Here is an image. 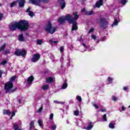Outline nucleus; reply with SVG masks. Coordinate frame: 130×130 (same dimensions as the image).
Listing matches in <instances>:
<instances>
[{
    "mask_svg": "<svg viewBox=\"0 0 130 130\" xmlns=\"http://www.w3.org/2000/svg\"><path fill=\"white\" fill-rule=\"evenodd\" d=\"M68 47H69V48H70V49H72V48H73V45H69Z\"/></svg>",
    "mask_w": 130,
    "mask_h": 130,
    "instance_id": "nucleus-54",
    "label": "nucleus"
},
{
    "mask_svg": "<svg viewBox=\"0 0 130 130\" xmlns=\"http://www.w3.org/2000/svg\"><path fill=\"white\" fill-rule=\"evenodd\" d=\"M47 83L50 84V83H52L53 82V78L52 77H48L46 79Z\"/></svg>",
    "mask_w": 130,
    "mask_h": 130,
    "instance_id": "nucleus-15",
    "label": "nucleus"
},
{
    "mask_svg": "<svg viewBox=\"0 0 130 130\" xmlns=\"http://www.w3.org/2000/svg\"><path fill=\"white\" fill-rule=\"evenodd\" d=\"M3 114L6 115H11V112L8 110H4Z\"/></svg>",
    "mask_w": 130,
    "mask_h": 130,
    "instance_id": "nucleus-20",
    "label": "nucleus"
},
{
    "mask_svg": "<svg viewBox=\"0 0 130 130\" xmlns=\"http://www.w3.org/2000/svg\"><path fill=\"white\" fill-rule=\"evenodd\" d=\"M34 80V77H33L32 76H30L26 80L27 85H31Z\"/></svg>",
    "mask_w": 130,
    "mask_h": 130,
    "instance_id": "nucleus-10",
    "label": "nucleus"
},
{
    "mask_svg": "<svg viewBox=\"0 0 130 130\" xmlns=\"http://www.w3.org/2000/svg\"><path fill=\"white\" fill-rule=\"evenodd\" d=\"M102 5H103V0H99L96 2L94 8H100Z\"/></svg>",
    "mask_w": 130,
    "mask_h": 130,
    "instance_id": "nucleus-11",
    "label": "nucleus"
},
{
    "mask_svg": "<svg viewBox=\"0 0 130 130\" xmlns=\"http://www.w3.org/2000/svg\"><path fill=\"white\" fill-rule=\"evenodd\" d=\"M63 50H64V48L63 47H60V51L61 53H62L63 52Z\"/></svg>",
    "mask_w": 130,
    "mask_h": 130,
    "instance_id": "nucleus-40",
    "label": "nucleus"
},
{
    "mask_svg": "<svg viewBox=\"0 0 130 130\" xmlns=\"http://www.w3.org/2000/svg\"><path fill=\"white\" fill-rule=\"evenodd\" d=\"M61 88L63 89H67V88H68V83H67V80L64 81Z\"/></svg>",
    "mask_w": 130,
    "mask_h": 130,
    "instance_id": "nucleus-19",
    "label": "nucleus"
},
{
    "mask_svg": "<svg viewBox=\"0 0 130 130\" xmlns=\"http://www.w3.org/2000/svg\"><path fill=\"white\" fill-rule=\"evenodd\" d=\"M52 128L53 129H56V125L54 124L52 126Z\"/></svg>",
    "mask_w": 130,
    "mask_h": 130,
    "instance_id": "nucleus-49",
    "label": "nucleus"
},
{
    "mask_svg": "<svg viewBox=\"0 0 130 130\" xmlns=\"http://www.w3.org/2000/svg\"><path fill=\"white\" fill-rule=\"evenodd\" d=\"M38 123H39V125L40 126V127H41V128H43V124H42V121L41 120V119H39L38 121Z\"/></svg>",
    "mask_w": 130,
    "mask_h": 130,
    "instance_id": "nucleus-21",
    "label": "nucleus"
},
{
    "mask_svg": "<svg viewBox=\"0 0 130 130\" xmlns=\"http://www.w3.org/2000/svg\"><path fill=\"white\" fill-rule=\"evenodd\" d=\"M16 4H17V2H13L10 4V7L13 8V7H15L16 6Z\"/></svg>",
    "mask_w": 130,
    "mask_h": 130,
    "instance_id": "nucleus-32",
    "label": "nucleus"
},
{
    "mask_svg": "<svg viewBox=\"0 0 130 130\" xmlns=\"http://www.w3.org/2000/svg\"><path fill=\"white\" fill-rule=\"evenodd\" d=\"M109 127H110V128H114V124L112 123H110L109 124Z\"/></svg>",
    "mask_w": 130,
    "mask_h": 130,
    "instance_id": "nucleus-30",
    "label": "nucleus"
},
{
    "mask_svg": "<svg viewBox=\"0 0 130 130\" xmlns=\"http://www.w3.org/2000/svg\"><path fill=\"white\" fill-rule=\"evenodd\" d=\"M40 54H34L31 59V62H37L40 59Z\"/></svg>",
    "mask_w": 130,
    "mask_h": 130,
    "instance_id": "nucleus-8",
    "label": "nucleus"
},
{
    "mask_svg": "<svg viewBox=\"0 0 130 130\" xmlns=\"http://www.w3.org/2000/svg\"><path fill=\"white\" fill-rule=\"evenodd\" d=\"M7 62H8V61L5 60L3 61L2 62H1L0 63V64H1V66H5V64H7Z\"/></svg>",
    "mask_w": 130,
    "mask_h": 130,
    "instance_id": "nucleus-34",
    "label": "nucleus"
},
{
    "mask_svg": "<svg viewBox=\"0 0 130 130\" xmlns=\"http://www.w3.org/2000/svg\"><path fill=\"white\" fill-rule=\"evenodd\" d=\"M18 2L19 6L20 8H23L25 6V1L24 0H17Z\"/></svg>",
    "mask_w": 130,
    "mask_h": 130,
    "instance_id": "nucleus-12",
    "label": "nucleus"
},
{
    "mask_svg": "<svg viewBox=\"0 0 130 130\" xmlns=\"http://www.w3.org/2000/svg\"><path fill=\"white\" fill-rule=\"evenodd\" d=\"M103 119L104 121H107V118H106V114H105L103 116Z\"/></svg>",
    "mask_w": 130,
    "mask_h": 130,
    "instance_id": "nucleus-37",
    "label": "nucleus"
},
{
    "mask_svg": "<svg viewBox=\"0 0 130 130\" xmlns=\"http://www.w3.org/2000/svg\"><path fill=\"white\" fill-rule=\"evenodd\" d=\"M73 16L74 18H73V16L71 14H68L64 18L61 17L58 19V22L60 24H62L64 22V21L67 20L68 21L69 24H73L72 31L74 30H78V26H77V20L79 19V15L77 14V12L73 13Z\"/></svg>",
    "mask_w": 130,
    "mask_h": 130,
    "instance_id": "nucleus-1",
    "label": "nucleus"
},
{
    "mask_svg": "<svg viewBox=\"0 0 130 130\" xmlns=\"http://www.w3.org/2000/svg\"><path fill=\"white\" fill-rule=\"evenodd\" d=\"M100 26L101 28H103L104 30H105L106 28H107V24L108 22H107V20L104 18L101 17L100 18Z\"/></svg>",
    "mask_w": 130,
    "mask_h": 130,
    "instance_id": "nucleus-5",
    "label": "nucleus"
},
{
    "mask_svg": "<svg viewBox=\"0 0 130 130\" xmlns=\"http://www.w3.org/2000/svg\"><path fill=\"white\" fill-rule=\"evenodd\" d=\"M82 45L83 46H84V47H85V48H87V46L86 45V44L83 43Z\"/></svg>",
    "mask_w": 130,
    "mask_h": 130,
    "instance_id": "nucleus-60",
    "label": "nucleus"
},
{
    "mask_svg": "<svg viewBox=\"0 0 130 130\" xmlns=\"http://www.w3.org/2000/svg\"><path fill=\"white\" fill-rule=\"evenodd\" d=\"M27 52L25 50H20L19 49H16L14 52V54L17 55V56H24L26 55Z\"/></svg>",
    "mask_w": 130,
    "mask_h": 130,
    "instance_id": "nucleus-6",
    "label": "nucleus"
},
{
    "mask_svg": "<svg viewBox=\"0 0 130 130\" xmlns=\"http://www.w3.org/2000/svg\"><path fill=\"white\" fill-rule=\"evenodd\" d=\"M47 3V0H29V3L35 5L36 6H40V3Z\"/></svg>",
    "mask_w": 130,
    "mask_h": 130,
    "instance_id": "nucleus-7",
    "label": "nucleus"
},
{
    "mask_svg": "<svg viewBox=\"0 0 130 130\" xmlns=\"http://www.w3.org/2000/svg\"><path fill=\"white\" fill-rule=\"evenodd\" d=\"M94 14L93 11H86L85 12V15H87V16H91V15H93Z\"/></svg>",
    "mask_w": 130,
    "mask_h": 130,
    "instance_id": "nucleus-24",
    "label": "nucleus"
},
{
    "mask_svg": "<svg viewBox=\"0 0 130 130\" xmlns=\"http://www.w3.org/2000/svg\"><path fill=\"white\" fill-rule=\"evenodd\" d=\"M105 40V37L101 39L100 41H104Z\"/></svg>",
    "mask_w": 130,
    "mask_h": 130,
    "instance_id": "nucleus-58",
    "label": "nucleus"
},
{
    "mask_svg": "<svg viewBox=\"0 0 130 130\" xmlns=\"http://www.w3.org/2000/svg\"><path fill=\"white\" fill-rule=\"evenodd\" d=\"M124 91H127L128 90V86H124L123 87Z\"/></svg>",
    "mask_w": 130,
    "mask_h": 130,
    "instance_id": "nucleus-51",
    "label": "nucleus"
},
{
    "mask_svg": "<svg viewBox=\"0 0 130 130\" xmlns=\"http://www.w3.org/2000/svg\"><path fill=\"white\" fill-rule=\"evenodd\" d=\"M91 38H92V39H93L94 40H96L97 37H96V36H95V35H92Z\"/></svg>",
    "mask_w": 130,
    "mask_h": 130,
    "instance_id": "nucleus-42",
    "label": "nucleus"
},
{
    "mask_svg": "<svg viewBox=\"0 0 130 130\" xmlns=\"http://www.w3.org/2000/svg\"><path fill=\"white\" fill-rule=\"evenodd\" d=\"M112 100H113V101H116V100H117V98L115 97V96H113Z\"/></svg>",
    "mask_w": 130,
    "mask_h": 130,
    "instance_id": "nucleus-44",
    "label": "nucleus"
},
{
    "mask_svg": "<svg viewBox=\"0 0 130 130\" xmlns=\"http://www.w3.org/2000/svg\"><path fill=\"white\" fill-rule=\"evenodd\" d=\"M119 22V19H115L114 22L112 24V27H114V26H117L118 25V22Z\"/></svg>",
    "mask_w": 130,
    "mask_h": 130,
    "instance_id": "nucleus-16",
    "label": "nucleus"
},
{
    "mask_svg": "<svg viewBox=\"0 0 130 130\" xmlns=\"http://www.w3.org/2000/svg\"><path fill=\"white\" fill-rule=\"evenodd\" d=\"M58 3L59 4L62 10H63L66 8V2L64 0H58Z\"/></svg>",
    "mask_w": 130,
    "mask_h": 130,
    "instance_id": "nucleus-9",
    "label": "nucleus"
},
{
    "mask_svg": "<svg viewBox=\"0 0 130 130\" xmlns=\"http://www.w3.org/2000/svg\"><path fill=\"white\" fill-rule=\"evenodd\" d=\"M54 103H56L57 104H59V102H58V101H54Z\"/></svg>",
    "mask_w": 130,
    "mask_h": 130,
    "instance_id": "nucleus-59",
    "label": "nucleus"
},
{
    "mask_svg": "<svg viewBox=\"0 0 130 130\" xmlns=\"http://www.w3.org/2000/svg\"><path fill=\"white\" fill-rule=\"evenodd\" d=\"M59 102V104H63V103L61 102Z\"/></svg>",
    "mask_w": 130,
    "mask_h": 130,
    "instance_id": "nucleus-63",
    "label": "nucleus"
},
{
    "mask_svg": "<svg viewBox=\"0 0 130 130\" xmlns=\"http://www.w3.org/2000/svg\"><path fill=\"white\" fill-rule=\"evenodd\" d=\"M45 31L48 32V33H50V34H53L56 31V28L55 26H52L51 23L48 22L45 28Z\"/></svg>",
    "mask_w": 130,
    "mask_h": 130,
    "instance_id": "nucleus-3",
    "label": "nucleus"
},
{
    "mask_svg": "<svg viewBox=\"0 0 130 130\" xmlns=\"http://www.w3.org/2000/svg\"><path fill=\"white\" fill-rule=\"evenodd\" d=\"M93 126H94V123L92 122H90L88 123V126L86 128V129L87 130H91L92 128H93Z\"/></svg>",
    "mask_w": 130,
    "mask_h": 130,
    "instance_id": "nucleus-13",
    "label": "nucleus"
},
{
    "mask_svg": "<svg viewBox=\"0 0 130 130\" xmlns=\"http://www.w3.org/2000/svg\"><path fill=\"white\" fill-rule=\"evenodd\" d=\"M85 11H86V9L85 8H83V9H82L81 12L83 13L84 12H85Z\"/></svg>",
    "mask_w": 130,
    "mask_h": 130,
    "instance_id": "nucleus-62",
    "label": "nucleus"
},
{
    "mask_svg": "<svg viewBox=\"0 0 130 130\" xmlns=\"http://www.w3.org/2000/svg\"><path fill=\"white\" fill-rule=\"evenodd\" d=\"M67 67H68V68L71 67V58H67Z\"/></svg>",
    "mask_w": 130,
    "mask_h": 130,
    "instance_id": "nucleus-22",
    "label": "nucleus"
},
{
    "mask_svg": "<svg viewBox=\"0 0 130 130\" xmlns=\"http://www.w3.org/2000/svg\"><path fill=\"white\" fill-rule=\"evenodd\" d=\"M77 40H78V41H80V42L82 41V37L79 38L77 39Z\"/></svg>",
    "mask_w": 130,
    "mask_h": 130,
    "instance_id": "nucleus-57",
    "label": "nucleus"
},
{
    "mask_svg": "<svg viewBox=\"0 0 130 130\" xmlns=\"http://www.w3.org/2000/svg\"><path fill=\"white\" fill-rule=\"evenodd\" d=\"M49 41L50 43H54V44H57V43L58 42V41L57 40H55V39L54 38L49 40Z\"/></svg>",
    "mask_w": 130,
    "mask_h": 130,
    "instance_id": "nucleus-17",
    "label": "nucleus"
},
{
    "mask_svg": "<svg viewBox=\"0 0 130 130\" xmlns=\"http://www.w3.org/2000/svg\"><path fill=\"white\" fill-rule=\"evenodd\" d=\"M74 114L75 116H79V114H80V112L78 110H76L74 111Z\"/></svg>",
    "mask_w": 130,
    "mask_h": 130,
    "instance_id": "nucleus-27",
    "label": "nucleus"
},
{
    "mask_svg": "<svg viewBox=\"0 0 130 130\" xmlns=\"http://www.w3.org/2000/svg\"><path fill=\"white\" fill-rule=\"evenodd\" d=\"M28 15L31 18H33V17H34V13L32 11H29Z\"/></svg>",
    "mask_w": 130,
    "mask_h": 130,
    "instance_id": "nucleus-31",
    "label": "nucleus"
},
{
    "mask_svg": "<svg viewBox=\"0 0 130 130\" xmlns=\"http://www.w3.org/2000/svg\"><path fill=\"white\" fill-rule=\"evenodd\" d=\"M125 109H126L125 107H124V106H123L122 107V110H123V111H124Z\"/></svg>",
    "mask_w": 130,
    "mask_h": 130,
    "instance_id": "nucleus-55",
    "label": "nucleus"
},
{
    "mask_svg": "<svg viewBox=\"0 0 130 130\" xmlns=\"http://www.w3.org/2000/svg\"><path fill=\"white\" fill-rule=\"evenodd\" d=\"M43 110V106L42 105L41 107L38 110L37 112H41L42 110Z\"/></svg>",
    "mask_w": 130,
    "mask_h": 130,
    "instance_id": "nucleus-35",
    "label": "nucleus"
},
{
    "mask_svg": "<svg viewBox=\"0 0 130 130\" xmlns=\"http://www.w3.org/2000/svg\"><path fill=\"white\" fill-rule=\"evenodd\" d=\"M2 75H3V71H0V78H2Z\"/></svg>",
    "mask_w": 130,
    "mask_h": 130,
    "instance_id": "nucleus-61",
    "label": "nucleus"
},
{
    "mask_svg": "<svg viewBox=\"0 0 130 130\" xmlns=\"http://www.w3.org/2000/svg\"><path fill=\"white\" fill-rule=\"evenodd\" d=\"M30 7H28V8L26 10V13H29L30 12H31V11H30Z\"/></svg>",
    "mask_w": 130,
    "mask_h": 130,
    "instance_id": "nucleus-52",
    "label": "nucleus"
},
{
    "mask_svg": "<svg viewBox=\"0 0 130 130\" xmlns=\"http://www.w3.org/2000/svg\"><path fill=\"white\" fill-rule=\"evenodd\" d=\"M100 111H102V112H105V111H106V109H102L100 110Z\"/></svg>",
    "mask_w": 130,
    "mask_h": 130,
    "instance_id": "nucleus-53",
    "label": "nucleus"
},
{
    "mask_svg": "<svg viewBox=\"0 0 130 130\" xmlns=\"http://www.w3.org/2000/svg\"><path fill=\"white\" fill-rule=\"evenodd\" d=\"M6 48V43H5L0 48V51L4 50Z\"/></svg>",
    "mask_w": 130,
    "mask_h": 130,
    "instance_id": "nucleus-36",
    "label": "nucleus"
},
{
    "mask_svg": "<svg viewBox=\"0 0 130 130\" xmlns=\"http://www.w3.org/2000/svg\"><path fill=\"white\" fill-rule=\"evenodd\" d=\"M13 118V116H11V117H10V119H12Z\"/></svg>",
    "mask_w": 130,
    "mask_h": 130,
    "instance_id": "nucleus-64",
    "label": "nucleus"
},
{
    "mask_svg": "<svg viewBox=\"0 0 130 130\" xmlns=\"http://www.w3.org/2000/svg\"><path fill=\"white\" fill-rule=\"evenodd\" d=\"M94 30H95L94 28L91 27L88 31V34H90V33H93V32H94Z\"/></svg>",
    "mask_w": 130,
    "mask_h": 130,
    "instance_id": "nucleus-38",
    "label": "nucleus"
},
{
    "mask_svg": "<svg viewBox=\"0 0 130 130\" xmlns=\"http://www.w3.org/2000/svg\"><path fill=\"white\" fill-rule=\"evenodd\" d=\"M34 121H31L29 124V129L33 130L35 128V126H34Z\"/></svg>",
    "mask_w": 130,
    "mask_h": 130,
    "instance_id": "nucleus-14",
    "label": "nucleus"
},
{
    "mask_svg": "<svg viewBox=\"0 0 130 130\" xmlns=\"http://www.w3.org/2000/svg\"><path fill=\"white\" fill-rule=\"evenodd\" d=\"M18 101L20 104L22 103V100H23V98L22 96H18Z\"/></svg>",
    "mask_w": 130,
    "mask_h": 130,
    "instance_id": "nucleus-25",
    "label": "nucleus"
},
{
    "mask_svg": "<svg viewBox=\"0 0 130 130\" xmlns=\"http://www.w3.org/2000/svg\"><path fill=\"white\" fill-rule=\"evenodd\" d=\"M37 43L39 45H41V44H42V41H41V40H38L37 42Z\"/></svg>",
    "mask_w": 130,
    "mask_h": 130,
    "instance_id": "nucleus-39",
    "label": "nucleus"
},
{
    "mask_svg": "<svg viewBox=\"0 0 130 130\" xmlns=\"http://www.w3.org/2000/svg\"><path fill=\"white\" fill-rule=\"evenodd\" d=\"M49 88V86L48 85H43L42 87V89L43 90H47V89H48Z\"/></svg>",
    "mask_w": 130,
    "mask_h": 130,
    "instance_id": "nucleus-26",
    "label": "nucleus"
},
{
    "mask_svg": "<svg viewBox=\"0 0 130 130\" xmlns=\"http://www.w3.org/2000/svg\"><path fill=\"white\" fill-rule=\"evenodd\" d=\"M14 130H18L19 129V127L18 126V124L15 123L14 124Z\"/></svg>",
    "mask_w": 130,
    "mask_h": 130,
    "instance_id": "nucleus-29",
    "label": "nucleus"
},
{
    "mask_svg": "<svg viewBox=\"0 0 130 130\" xmlns=\"http://www.w3.org/2000/svg\"><path fill=\"white\" fill-rule=\"evenodd\" d=\"M76 99H77V100H78V101L79 102H82V98H81V96H80V95H77Z\"/></svg>",
    "mask_w": 130,
    "mask_h": 130,
    "instance_id": "nucleus-28",
    "label": "nucleus"
},
{
    "mask_svg": "<svg viewBox=\"0 0 130 130\" xmlns=\"http://www.w3.org/2000/svg\"><path fill=\"white\" fill-rule=\"evenodd\" d=\"M13 87H14V84L11 82H8L6 83L5 85V89L6 91V93H12V92H15V91L17 90V88L12 90L11 89H12Z\"/></svg>",
    "mask_w": 130,
    "mask_h": 130,
    "instance_id": "nucleus-4",
    "label": "nucleus"
},
{
    "mask_svg": "<svg viewBox=\"0 0 130 130\" xmlns=\"http://www.w3.org/2000/svg\"><path fill=\"white\" fill-rule=\"evenodd\" d=\"M53 113H51L50 115V119H51V120H52V119H53Z\"/></svg>",
    "mask_w": 130,
    "mask_h": 130,
    "instance_id": "nucleus-45",
    "label": "nucleus"
},
{
    "mask_svg": "<svg viewBox=\"0 0 130 130\" xmlns=\"http://www.w3.org/2000/svg\"><path fill=\"white\" fill-rule=\"evenodd\" d=\"M18 40H19V41H21V42L25 41V39H24L23 34L19 35V36H18Z\"/></svg>",
    "mask_w": 130,
    "mask_h": 130,
    "instance_id": "nucleus-18",
    "label": "nucleus"
},
{
    "mask_svg": "<svg viewBox=\"0 0 130 130\" xmlns=\"http://www.w3.org/2000/svg\"><path fill=\"white\" fill-rule=\"evenodd\" d=\"M15 79H16V76H13L11 78L10 81H15Z\"/></svg>",
    "mask_w": 130,
    "mask_h": 130,
    "instance_id": "nucleus-47",
    "label": "nucleus"
},
{
    "mask_svg": "<svg viewBox=\"0 0 130 130\" xmlns=\"http://www.w3.org/2000/svg\"><path fill=\"white\" fill-rule=\"evenodd\" d=\"M10 53V50H7L4 51V54H9Z\"/></svg>",
    "mask_w": 130,
    "mask_h": 130,
    "instance_id": "nucleus-43",
    "label": "nucleus"
},
{
    "mask_svg": "<svg viewBox=\"0 0 130 130\" xmlns=\"http://www.w3.org/2000/svg\"><path fill=\"white\" fill-rule=\"evenodd\" d=\"M15 115H16V112H13L12 113L11 116H15Z\"/></svg>",
    "mask_w": 130,
    "mask_h": 130,
    "instance_id": "nucleus-56",
    "label": "nucleus"
},
{
    "mask_svg": "<svg viewBox=\"0 0 130 130\" xmlns=\"http://www.w3.org/2000/svg\"><path fill=\"white\" fill-rule=\"evenodd\" d=\"M50 58L52 60V61H54L55 57H54V56L53 55H51L50 56Z\"/></svg>",
    "mask_w": 130,
    "mask_h": 130,
    "instance_id": "nucleus-41",
    "label": "nucleus"
},
{
    "mask_svg": "<svg viewBox=\"0 0 130 130\" xmlns=\"http://www.w3.org/2000/svg\"><path fill=\"white\" fill-rule=\"evenodd\" d=\"M28 28H29L28 21L25 20L18 22L14 21L10 25V29L12 31H15L16 29H19L20 31H26V30H28Z\"/></svg>",
    "mask_w": 130,
    "mask_h": 130,
    "instance_id": "nucleus-2",
    "label": "nucleus"
},
{
    "mask_svg": "<svg viewBox=\"0 0 130 130\" xmlns=\"http://www.w3.org/2000/svg\"><path fill=\"white\" fill-rule=\"evenodd\" d=\"M93 106H94L96 109H98L99 108V107L96 104H93Z\"/></svg>",
    "mask_w": 130,
    "mask_h": 130,
    "instance_id": "nucleus-48",
    "label": "nucleus"
},
{
    "mask_svg": "<svg viewBox=\"0 0 130 130\" xmlns=\"http://www.w3.org/2000/svg\"><path fill=\"white\" fill-rule=\"evenodd\" d=\"M63 59H64V58H63V56H61V57H60V61L61 62H63Z\"/></svg>",
    "mask_w": 130,
    "mask_h": 130,
    "instance_id": "nucleus-50",
    "label": "nucleus"
},
{
    "mask_svg": "<svg viewBox=\"0 0 130 130\" xmlns=\"http://www.w3.org/2000/svg\"><path fill=\"white\" fill-rule=\"evenodd\" d=\"M107 81L109 82V84H112V81H113V78L108 77L107 79Z\"/></svg>",
    "mask_w": 130,
    "mask_h": 130,
    "instance_id": "nucleus-23",
    "label": "nucleus"
},
{
    "mask_svg": "<svg viewBox=\"0 0 130 130\" xmlns=\"http://www.w3.org/2000/svg\"><path fill=\"white\" fill-rule=\"evenodd\" d=\"M3 18H4V14L0 13V21L3 20Z\"/></svg>",
    "mask_w": 130,
    "mask_h": 130,
    "instance_id": "nucleus-46",
    "label": "nucleus"
},
{
    "mask_svg": "<svg viewBox=\"0 0 130 130\" xmlns=\"http://www.w3.org/2000/svg\"><path fill=\"white\" fill-rule=\"evenodd\" d=\"M126 3H127L126 0H121V4H122L123 6H125V5L126 4Z\"/></svg>",
    "mask_w": 130,
    "mask_h": 130,
    "instance_id": "nucleus-33",
    "label": "nucleus"
}]
</instances>
